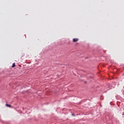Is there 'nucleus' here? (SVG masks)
Returning a JSON list of instances; mask_svg holds the SVG:
<instances>
[{"instance_id": "20e7f679", "label": "nucleus", "mask_w": 124, "mask_h": 124, "mask_svg": "<svg viewBox=\"0 0 124 124\" xmlns=\"http://www.w3.org/2000/svg\"><path fill=\"white\" fill-rule=\"evenodd\" d=\"M72 116H75V115H74V114L72 113Z\"/></svg>"}, {"instance_id": "f257e3e1", "label": "nucleus", "mask_w": 124, "mask_h": 124, "mask_svg": "<svg viewBox=\"0 0 124 124\" xmlns=\"http://www.w3.org/2000/svg\"><path fill=\"white\" fill-rule=\"evenodd\" d=\"M78 40H79V39L78 38H74L73 39V42H77V41H78Z\"/></svg>"}, {"instance_id": "7ed1b4c3", "label": "nucleus", "mask_w": 124, "mask_h": 124, "mask_svg": "<svg viewBox=\"0 0 124 124\" xmlns=\"http://www.w3.org/2000/svg\"><path fill=\"white\" fill-rule=\"evenodd\" d=\"M6 105L7 106V107H11V105H10L6 104Z\"/></svg>"}, {"instance_id": "f03ea898", "label": "nucleus", "mask_w": 124, "mask_h": 124, "mask_svg": "<svg viewBox=\"0 0 124 124\" xmlns=\"http://www.w3.org/2000/svg\"><path fill=\"white\" fill-rule=\"evenodd\" d=\"M15 66H16L15 63H13L12 67H15Z\"/></svg>"}]
</instances>
